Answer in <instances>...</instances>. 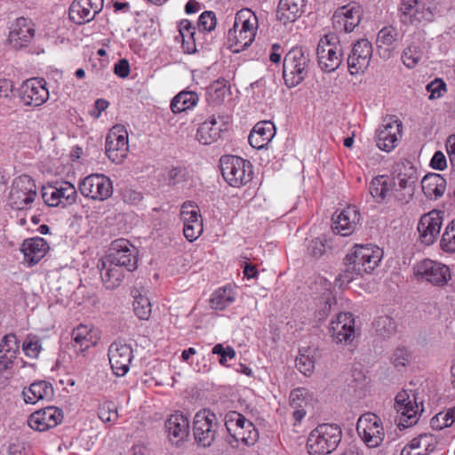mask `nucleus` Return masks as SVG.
Returning a JSON list of instances; mask_svg holds the SVG:
<instances>
[{
    "label": "nucleus",
    "mask_w": 455,
    "mask_h": 455,
    "mask_svg": "<svg viewBox=\"0 0 455 455\" xmlns=\"http://www.w3.org/2000/svg\"><path fill=\"white\" fill-rule=\"evenodd\" d=\"M295 366L305 376H310L315 369V360L310 355H306L299 350L295 359Z\"/></svg>",
    "instance_id": "603ef678"
},
{
    "label": "nucleus",
    "mask_w": 455,
    "mask_h": 455,
    "mask_svg": "<svg viewBox=\"0 0 455 455\" xmlns=\"http://www.w3.org/2000/svg\"><path fill=\"white\" fill-rule=\"evenodd\" d=\"M133 311L141 320H148L151 315V303L148 298L140 295L133 301Z\"/></svg>",
    "instance_id": "8fccbe9b"
},
{
    "label": "nucleus",
    "mask_w": 455,
    "mask_h": 455,
    "mask_svg": "<svg viewBox=\"0 0 455 455\" xmlns=\"http://www.w3.org/2000/svg\"><path fill=\"white\" fill-rule=\"evenodd\" d=\"M414 275L420 282H427L434 286L443 287L451 278L450 267L436 260L424 259L413 267Z\"/></svg>",
    "instance_id": "423d86ee"
},
{
    "label": "nucleus",
    "mask_w": 455,
    "mask_h": 455,
    "mask_svg": "<svg viewBox=\"0 0 455 455\" xmlns=\"http://www.w3.org/2000/svg\"><path fill=\"white\" fill-rule=\"evenodd\" d=\"M438 438L430 433H422L411 439L400 455H431L436 449Z\"/></svg>",
    "instance_id": "a878e982"
},
{
    "label": "nucleus",
    "mask_w": 455,
    "mask_h": 455,
    "mask_svg": "<svg viewBox=\"0 0 455 455\" xmlns=\"http://www.w3.org/2000/svg\"><path fill=\"white\" fill-rule=\"evenodd\" d=\"M72 346L79 353H84L96 344L90 330L86 325L80 324L72 331Z\"/></svg>",
    "instance_id": "4c0bfd02"
},
{
    "label": "nucleus",
    "mask_w": 455,
    "mask_h": 455,
    "mask_svg": "<svg viewBox=\"0 0 455 455\" xmlns=\"http://www.w3.org/2000/svg\"><path fill=\"white\" fill-rule=\"evenodd\" d=\"M421 188L427 198L437 199L445 192L446 180L438 173H428L423 177Z\"/></svg>",
    "instance_id": "f704fd0d"
},
{
    "label": "nucleus",
    "mask_w": 455,
    "mask_h": 455,
    "mask_svg": "<svg viewBox=\"0 0 455 455\" xmlns=\"http://www.w3.org/2000/svg\"><path fill=\"white\" fill-rule=\"evenodd\" d=\"M225 427L229 435L236 441L242 442L247 445H252L253 443H249L250 437H245L243 433L242 432V428L238 427L236 424H235L234 417H229V413L226 415Z\"/></svg>",
    "instance_id": "5fc2aeb1"
},
{
    "label": "nucleus",
    "mask_w": 455,
    "mask_h": 455,
    "mask_svg": "<svg viewBox=\"0 0 455 455\" xmlns=\"http://www.w3.org/2000/svg\"><path fill=\"white\" fill-rule=\"evenodd\" d=\"M36 196V186L28 175H20L12 181L8 196L10 206L17 211L25 210Z\"/></svg>",
    "instance_id": "1a4fd4ad"
},
{
    "label": "nucleus",
    "mask_w": 455,
    "mask_h": 455,
    "mask_svg": "<svg viewBox=\"0 0 455 455\" xmlns=\"http://www.w3.org/2000/svg\"><path fill=\"white\" fill-rule=\"evenodd\" d=\"M98 267L101 271V280L107 289L113 290L121 285L124 277L122 267L116 264L108 263L106 259H100L98 262Z\"/></svg>",
    "instance_id": "2f4dec72"
},
{
    "label": "nucleus",
    "mask_w": 455,
    "mask_h": 455,
    "mask_svg": "<svg viewBox=\"0 0 455 455\" xmlns=\"http://www.w3.org/2000/svg\"><path fill=\"white\" fill-rule=\"evenodd\" d=\"M319 283L323 288V292L320 297V304H323L318 310L319 319L324 318L331 309L332 305L336 304V298L334 297L331 287V283L324 278H319Z\"/></svg>",
    "instance_id": "c03bdc74"
},
{
    "label": "nucleus",
    "mask_w": 455,
    "mask_h": 455,
    "mask_svg": "<svg viewBox=\"0 0 455 455\" xmlns=\"http://www.w3.org/2000/svg\"><path fill=\"white\" fill-rule=\"evenodd\" d=\"M435 7L424 0H401L398 17L404 26L419 27L434 21Z\"/></svg>",
    "instance_id": "20e7f679"
},
{
    "label": "nucleus",
    "mask_w": 455,
    "mask_h": 455,
    "mask_svg": "<svg viewBox=\"0 0 455 455\" xmlns=\"http://www.w3.org/2000/svg\"><path fill=\"white\" fill-rule=\"evenodd\" d=\"M108 355L114 374L118 377L124 376L133 358L132 347L121 340H116L109 346Z\"/></svg>",
    "instance_id": "dca6fc26"
},
{
    "label": "nucleus",
    "mask_w": 455,
    "mask_h": 455,
    "mask_svg": "<svg viewBox=\"0 0 455 455\" xmlns=\"http://www.w3.org/2000/svg\"><path fill=\"white\" fill-rule=\"evenodd\" d=\"M306 0H286V20L294 22L304 12Z\"/></svg>",
    "instance_id": "864d4df0"
},
{
    "label": "nucleus",
    "mask_w": 455,
    "mask_h": 455,
    "mask_svg": "<svg viewBox=\"0 0 455 455\" xmlns=\"http://www.w3.org/2000/svg\"><path fill=\"white\" fill-rule=\"evenodd\" d=\"M183 234L189 241L196 240L203 232V220L198 207L191 201L183 203L180 208Z\"/></svg>",
    "instance_id": "a211bd4d"
},
{
    "label": "nucleus",
    "mask_w": 455,
    "mask_h": 455,
    "mask_svg": "<svg viewBox=\"0 0 455 455\" xmlns=\"http://www.w3.org/2000/svg\"><path fill=\"white\" fill-rule=\"evenodd\" d=\"M61 200L65 201V204H72L76 202L77 192L76 188L69 182H64L58 188Z\"/></svg>",
    "instance_id": "052dcab7"
},
{
    "label": "nucleus",
    "mask_w": 455,
    "mask_h": 455,
    "mask_svg": "<svg viewBox=\"0 0 455 455\" xmlns=\"http://www.w3.org/2000/svg\"><path fill=\"white\" fill-rule=\"evenodd\" d=\"M403 124L392 117L385 119L376 132L377 147L386 152L392 151L402 138Z\"/></svg>",
    "instance_id": "f3484780"
},
{
    "label": "nucleus",
    "mask_w": 455,
    "mask_h": 455,
    "mask_svg": "<svg viewBox=\"0 0 455 455\" xmlns=\"http://www.w3.org/2000/svg\"><path fill=\"white\" fill-rule=\"evenodd\" d=\"M255 38H250V36L243 34L236 27H232L228 34V48L235 53L246 50L254 41Z\"/></svg>",
    "instance_id": "ea45409f"
},
{
    "label": "nucleus",
    "mask_w": 455,
    "mask_h": 455,
    "mask_svg": "<svg viewBox=\"0 0 455 455\" xmlns=\"http://www.w3.org/2000/svg\"><path fill=\"white\" fill-rule=\"evenodd\" d=\"M398 38L397 29L392 26L384 27L379 30L377 36V45L380 50L386 47L383 56L388 58L390 56V49L395 47Z\"/></svg>",
    "instance_id": "a19ab883"
},
{
    "label": "nucleus",
    "mask_w": 455,
    "mask_h": 455,
    "mask_svg": "<svg viewBox=\"0 0 455 455\" xmlns=\"http://www.w3.org/2000/svg\"><path fill=\"white\" fill-rule=\"evenodd\" d=\"M308 253L315 258L321 257L325 251V245L319 238L313 239L307 246Z\"/></svg>",
    "instance_id": "774afa93"
},
{
    "label": "nucleus",
    "mask_w": 455,
    "mask_h": 455,
    "mask_svg": "<svg viewBox=\"0 0 455 455\" xmlns=\"http://www.w3.org/2000/svg\"><path fill=\"white\" fill-rule=\"evenodd\" d=\"M179 31L182 38V48L187 53H194L196 52V27L188 20L180 22Z\"/></svg>",
    "instance_id": "37998d69"
},
{
    "label": "nucleus",
    "mask_w": 455,
    "mask_h": 455,
    "mask_svg": "<svg viewBox=\"0 0 455 455\" xmlns=\"http://www.w3.org/2000/svg\"><path fill=\"white\" fill-rule=\"evenodd\" d=\"M225 125L224 123L212 116L210 120L200 124L196 132L197 140L204 145H211L216 142L221 137V134L227 131V127L223 128Z\"/></svg>",
    "instance_id": "7c9ffc66"
},
{
    "label": "nucleus",
    "mask_w": 455,
    "mask_h": 455,
    "mask_svg": "<svg viewBox=\"0 0 455 455\" xmlns=\"http://www.w3.org/2000/svg\"><path fill=\"white\" fill-rule=\"evenodd\" d=\"M452 425L451 419L448 418L446 412H439L430 420V426L435 430H441Z\"/></svg>",
    "instance_id": "69168bd1"
},
{
    "label": "nucleus",
    "mask_w": 455,
    "mask_h": 455,
    "mask_svg": "<svg viewBox=\"0 0 455 455\" xmlns=\"http://www.w3.org/2000/svg\"><path fill=\"white\" fill-rule=\"evenodd\" d=\"M220 424L215 413L204 409L196 413L193 434L196 442L202 447H210L216 439Z\"/></svg>",
    "instance_id": "0eeeda50"
},
{
    "label": "nucleus",
    "mask_w": 455,
    "mask_h": 455,
    "mask_svg": "<svg viewBox=\"0 0 455 455\" xmlns=\"http://www.w3.org/2000/svg\"><path fill=\"white\" fill-rule=\"evenodd\" d=\"M122 198L124 202L131 204H139L143 196L140 192H138L132 188H125L121 192Z\"/></svg>",
    "instance_id": "338daca9"
},
{
    "label": "nucleus",
    "mask_w": 455,
    "mask_h": 455,
    "mask_svg": "<svg viewBox=\"0 0 455 455\" xmlns=\"http://www.w3.org/2000/svg\"><path fill=\"white\" fill-rule=\"evenodd\" d=\"M356 431L363 443L370 448L379 446L385 437L380 418L371 412L360 416L356 424Z\"/></svg>",
    "instance_id": "9d476101"
},
{
    "label": "nucleus",
    "mask_w": 455,
    "mask_h": 455,
    "mask_svg": "<svg viewBox=\"0 0 455 455\" xmlns=\"http://www.w3.org/2000/svg\"><path fill=\"white\" fill-rule=\"evenodd\" d=\"M443 215L442 212L433 210L421 216L418 230L422 243L431 245L435 242L443 225Z\"/></svg>",
    "instance_id": "4be33fe9"
},
{
    "label": "nucleus",
    "mask_w": 455,
    "mask_h": 455,
    "mask_svg": "<svg viewBox=\"0 0 455 455\" xmlns=\"http://www.w3.org/2000/svg\"><path fill=\"white\" fill-rule=\"evenodd\" d=\"M198 95L194 92L183 91L172 100L171 108L174 114L181 113L196 105Z\"/></svg>",
    "instance_id": "79ce46f5"
},
{
    "label": "nucleus",
    "mask_w": 455,
    "mask_h": 455,
    "mask_svg": "<svg viewBox=\"0 0 455 455\" xmlns=\"http://www.w3.org/2000/svg\"><path fill=\"white\" fill-rule=\"evenodd\" d=\"M134 251L135 248L127 239H116L110 243L105 259L108 263L125 267L128 272H132L138 267V259Z\"/></svg>",
    "instance_id": "f8f14e48"
},
{
    "label": "nucleus",
    "mask_w": 455,
    "mask_h": 455,
    "mask_svg": "<svg viewBox=\"0 0 455 455\" xmlns=\"http://www.w3.org/2000/svg\"><path fill=\"white\" fill-rule=\"evenodd\" d=\"M396 421L400 427H409L415 425L419 418V408L416 394L412 390H402L395 398Z\"/></svg>",
    "instance_id": "6e6552de"
},
{
    "label": "nucleus",
    "mask_w": 455,
    "mask_h": 455,
    "mask_svg": "<svg viewBox=\"0 0 455 455\" xmlns=\"http://www.w3.org/2000/svg\"><path fill=\"white\" fill-rule=\"evenodd\" d=\"M18 349L17 347H9L4 350L0 355V370L6 371L11 369L13 360L16 358Z\"/></svg>",
    "instance_id": "e2e57ef3"
},
{
    "label": "nucleus",
    "mask_w": 455,
    "mask_h": 455,
    "mask_svg": "<svg viewBox=\"0 0 455 455\" xmlns=\"http://www.w3.org/2000/svg\"><path fill=\"white\" fill-rule=\"evenodd\" d=\"M22 349L27 356L37 358L42 350L41 339L36 335H28L22 343Z\"/></svg>",
    "instance_id": "09e8293b"
},
{
    "label": "nucleus",
    "mask_w": 455,
    "mask_h": 455,
    "mask_svg": "<svg viewBox=\"0 0 455 455\" xmlns=\"http://www.w3.org/2000/svg\"><path fill=\"white\" fill-rule=\"evenodd\" d=\"M319 68L323 72H333L338 69L343 60L342 47L339 36L334 33L323 36L316 47Z\"/></svg>",
    "instance_id": "39448f33"
},
{
    "label": "nucleus",
    "mask_w": 455,
    "mask_h": 455,
    "mask_svg": "<svg viewBox=\"0 0 455 455\" xmlns=\"http://www.w3.org/2000/svg\"><path fill=\"white\" fill-rule=\"evenodd\" d=\"M361 214L356 206L348 205L332 218L331 228L341 236L352 235L360 224Z\"/></svg>",
    "instance_id": "b1692460"
},
{
    "label": "nucleus",
    "mask_w": 455,
    "mask_h": 455,
    "mask_svg": "<svg viewBox=\"0 0 455 455\" xmlns=\"http://www.w3.org/2000/svg\"><path fill=\"white\" fill-rule=\"evenodd\" d=\"M391 360L395 367H405L411 360V354L405 347H397L394 351Z\"/></svg>",
    "instance_id": "680f3d73"
},
{
    "label": "nucleus",
    "mask_w": 455,
    "mask_h": 455,
    "mask_svg": "<svg viewBox=\"0 0 455 455\" xmlns=\"http://www.w3.org/2000/svg\"><path fill=\"white\" fill-rule=\"evenodd\" d=\"M220 168L223 179L234 188L246 185L253 177L251 163L237 156H222L220 159Z\"/></svg>",
    "instance_id": "7ed1b4c3"
},
{
    "label": "nucleus",
    "mask_w": 455,
    "mask_h": 455,
    "mask_svg": "<svg viewBox=\"0 0 455 455\" xmlns=\"http://www.w3.org/2000/svg\"><path fill=\"white\" fill-rule=\"evenodd\" d=\"M424 52L419 44L412 43L406 47L402 53V60L403 64L412 68L422 60Z\"/></svg>",
    "instance_id": "a18cd8bd"
},
{
    "label": "nucleus",
    "mask_w": 455,
    "mask_h": 455,
    "mask_svg": "<svg viewBox=\"0 0 455 455\" xmlns=\"http://www.w3.org/2000/svg\"><path fill=\"white\" fill-rule=\"evenodd\" d=\"M382 251L375 245L355 244L353 251L345 258L346 270L339 275L342 283H350L355 275L373 271L382 258Z\"/></svg>",
    "instance_id": "f257e3e1"
},
{
    "label": "nucleus",
    "mask_w": 455,
    "mask_h": 455,
    "mask_svg": "<svg viewBox=\"0 0 455 455\" xmlns=\"http://www.w3.org/2000/svg\"><path fill=\"white\" fill-rule=\"evenodd\" d=\"M342 431L337 424L323 423L314 428L307 441L310 455H328L334 451L341 441Z\"/></svg>",
    "instance_id": "f03ea898"
},
{
    "label": "nucleus",
    "mask_w": 455,
    "mask_h": 455,
    "mask_svg": "<svg viewBox=\"0 0 455 455\" xmlns=\"http://www.w3.org/2000/svg\"><path fill=\"white\" fill-rule=\"evenodd\" d=\"M217 20L214 12H204L198 20V28L199 30L210 32L213 30L216 27Z\"/></svg>",
    "instance_id": "bf43d9fd"
},
{
    "label": "nucleus",
    "mask_w": 455,
    "mask_h": 455,
    "mask_svg": "<svg viewBox=\"0 0 455 455\" xmlns=\"http://www.w3.org/2000/svg\"><path fill=\"white\" fill-rule=\"evenodd\" d=\"M275 126L271 121L258 122L249 134L250 145L256 149L265 148L273 139Z\"/></svg>",
    "instance_id": "c756f323"
},
{
    "label": "nucleus",
    "mask_w": 455,
    "mask_h": 455,
    "mask_svg": "<svg viewBox=\"0 0 455 455\" xmlns=\"http://www.w3.org/2000/svg\"><path fill=\"white\" fill-rule=\"evenodd\" d=\"M59 193L58 188L50 186L43 188L42 197L48 206H58L62 202Z\"/></svg>",
    "instance_id": "13d9d810"
},
{
    "label": "nucleus",
    "mask_w": 455,
    "mask_h": 455,
    "mask_svg": "<svg viewBox=\"0 0 455 455\" xmlns=\"http://www.w3.org/2000/svg\"><path fill=\"white\" fill-rule=\"evenodd\" d=\"M63 419L62 411L55 406H47L33 412L28 419V426L39 432L56 427Z\"/></svg>",
    "instance_id": "5701e85b"
},
{
    "label": "nucleus",
    "mask_w": 455,
    "mask_h": 455,
    "mask_svg": "<svg viewBox=\"0 0 455 455\" xmlns=\"http://www.w3.org/2000/svg\"><path fill=\"white\" fill-rule=\"evenodd\" d=\"M129 151L128 133L123 125L114 126L106 137V155L113 163L120 164Z\"/></svg>",
    "instance_id": "4468645a"
},
{
    "label": "nucleus",
    "mask_w": 455,
    "mask_h": 455,
    "mask_svg": "<svg viewBox=\"0 0 455 455\" xmlns=\"http://www.w3.org/2000/svg\"><path fill=\"white\" fill-rule=\"evenodd\" d=\"M164 427L169 441L179 446L189 435L188 418L182 413L176 412L165 421Z\"/></svg>",
    "instance_id": "393cba45"
},
{
    "label": "nucleus",
    "mask_w": 455,
    "mask_h": 455,
    "mask_svg": "<svg viewBox=\"0 0 455 455\" xmlns=\"http://www.w3.org/2000/svg\"><path fill=\"white\" fill-rule=\"evenodd\" d=\"M233 27H236V29L249 35L250 38H255L258 18L250 9H242L236 12Z\"/></svg>",
    "instance_id": "c9c22d12"
},
{
    "label": "nucleus",
    "mask_w": 455,
    "mask_h": 455,
    "mask_svg": "<svg viewBox=\"0 0 455 455\" xmlns=\"http://www.w3.org/2000/svg\"><path fill=\"white\" fill-rule=\"evenodd\" d=\"M372 52V44L367 39H360L354 44L347 58L348 70L351 75L364 72L370 64Z\"/></svg>",
    "instance_id": "aec40b11"
},
{
    "label": "nucleus",
    "mask_w": 455,
    "mask_h": 455,
    "mask_svg": "<svg viewBox=\"0 0 455 455\" xmlns=\"http://www.w3.org/2000/svg\"><path fill=\"white\" fill-rule=\"evenodd\" d=\"M394 179L388 175L374 177L369 185V191L378 204L387 203L392 199Z\"/></svg>",
    "instance_id": "cd10ccee"
},
{
    "label": "nucleus",
    "mask_w": 455,
    "mask_h": 455,
    "mask_svg": "<svg viewBox=\"0 0 455 455\" xmlns=\"http://www.w3.org/2000/svg\"><path fill=\"white\" fill-rule=\"evenodd\" d=\"M188 178V172L185 167H183V166L172 167L168 172V177H167L168 185L175 186L181 182L187 181Z\"/></svg>",
    "instance_id": "6e6d98bb"
},
{
    "label": "nucleus",
    "mask_w": 455,
    "mask_h": 455,
    "mask_svg": "<svg viewBox=\"0 0 455 455\" xmlns=\"http://www.w3.org/2000/svg\"><path fill=\"white\" fill-rule=\"evenodd\" d=\"M50 247L45 239L36 236L24 240L21 244V251L24 254V259L32 267L37 264L47 253Z\"/></svg>",
    "instance_id": "bb28decb"
},
{
    "label": "nucleus",
    "mask_w": 455,
    "mask_h": 455,
    "mask_svg": "<svg viewBox=\"0 0 455 455\" xmlns=\"http://www.w3.org/2000/svg\"><path fill=\"white\" fill-rule=\"evenodd\" d=\"M95 16L86 0L73 1L68 10L70 20L78 25L92 21Z\"/></svg>",
    "instance_id": "e433bc0d"
},
{
    "label": "nucleus",
    "mask_w": 455,
    "mask_h": 455,
    "mask_svg": "<svg viewBox=\"0 0 455 455\" xmlns=\"http://www.w3.org/2000/svg\"><path fill=\"white\" fill-rule=\"evenodd\" d=\"M213 355H220L219 363L221 365H227V362L229 359H234L235 357V351L232 347H224L222 344H216L212 350Z\"/></svg>",
    "instance_id": "4d7b16f0"
},
{
    "label": "nucleus",
    "mask_w": 455,
    "mask_h": 455,
    "mask_svg": "<svg viewBox=\"0 0 455 455\" xmlns=\"http://www.w3.org/2000/svg\"><path fill=\"white\" fill-rule=\"evenodd\" d=\"M35 29L29 26L26 18L20 17L16 20V23L9 33L8 41L16 50L26 46L34 37Z\"/></svg>",
    "instance_id": "c85d7f7f"
},
{
    "label": "nucleus",
    "mask_w": 455,
    "mask_h": 455,
    "mask_svg": "<svg viewBox=\"0 0 455 455\" xmlns=\"http://www.w3.org/2000/svg\"><path fill=\"white\" fill-rule=\"evenodd\" d=\"M362 13L361 6L355 3L341 6L335 11L332 16L333 27L337 30L352 32L359 25Z\"/></svg>",
    "instance_id": "412c9836"
},
{
    "label": "nucleus",
    "mask_w": 455,
    "mask_h": 455,
    "mask_svg": "<svg viewBox=\"0 0 455 455\" xmlns=\"http://www.w3.org/2000/svg\"><path fill=\"white\" fill-rule=\"evenodd\" d=\"M376 333L383 338L390 337L396 331L395 320L388 315H381L373 323Z\"/></svg>",
    "instance_id": "49530a36"
},
{
    "label": "nucleus",
    "mask_w": 455,
    "mask_h": 455,
    "mask_svg": "<svg viewBox=\"0 0 455 455\" xmlns=\"http://www.w3.org/2000/svg\"><path fill=\"white\" fill-rule=\"evenodd\" d=\"M329 332L337 344L349 345L355 339L356 331L355 319L351 313H339L330 323Z\"/></svg>",
    "instance_id": "2eb2a0df"
},
{
    "label": "nucleus",
    "mask_w": 455,
    "mask_h": 455,
    "mask_svg": "<svg viewBox=\"0 0 455 455\" xmlns=\"http://www.w3.org/2000/svg\"><path fill=\"white\" fill-rule=\"evenodd\" d=\"M98 413H99V418L103 422L114 421L117 418L116 409L111 403L103 404L102 406H100Z\"/></svg>",
    "instance_id": "0e129e2a"
},
{
    "label": "nucleus",
    "mask_w": 455,
    "mask_h": 455,
    "mask_svg": "<svg viewBox=\"0 0 455 455\" xmlns=\"http://www.w3.org/2000/svg\"><path fill=\"white\" fill-rule=\"evenodd\" d=\"M45 84V81L39 78L25 81L20 88V98L22 103L30 107L43 105L49 98V92Z\"/></svg>",
    "instance_id": "6ab92c4d"
},
{
    "label": "nucleus",
    "mask_w": 455,
    "mask_h": 455,
    "mask_svg": "<svg viewBox=\"0 0 455 455\" xmlns=\"http://www.w3.org/2000/svg\"><path fill=\"white\" fill-rule=\"evenodd\" d=\"M80 193L87 198L105 201L113 195L111 180L104 175L93 173L83 179L78 185Z\"/></svg>",
    "instance_id": "9b49d317"
},
{
    "label": "nucleus",
    "mask_w": 455,
    "mask_h": 455,
    "mask_svg": "<svg viewBox=\"0 0 455 455\" xmlns=\"http://www.w3.org/2000/svg\"><path fill=\"white\" fill-rule=\"evenodd\" d=\"M229 417H234L235 424H236L238 427L247 429V435L250 437L249 443H255L259 438V432L253 423L236 411H230Z\"/></svg>",
    "instance_id": "de8ad7c7"
},
{
    "label": "nucleus",
    "mask_w": 455,
    "mask_h": 455,
    "mask_svg": "<svg viewBox=\"0 0 455 455\" xmlns=\"http://www.w3.org/2000/svg\"><path fill=\"white\" fill-rule=\"evenodd\" d=\"M232 301L233 298L227 293L226 289H219L212 295L210 299V306L213 309L223 310Z\"/></svg>",
    "instance_id": "3c124183"
},
{
    "label": "nucleus",
    "mask_w": 455,
    "mask_h": 455,
    "mask_svg": "<svg viewBox=\"0 0 455 455\" xmlns=\"http://www.w3.org/2000/svg\"><path fill=\"white\" fill-rule=\"evenodd\" d=\"M397 180V183L394 181L392 198L402 204H408L412 199L415 192V178L399 174Z\"/></svg>",
    "instance_id": "473e14b6"
},
{
    "label": "nucleus",
    "mask_w": 455,
    "mask_h": 455,
    "mask_svg": "<svg viewBox=\"0 0 455 455\" xmlns=\"http://www.w3.org/2000/svg\"><path fill=\"white\" fill-rule=\"evenodd\" d=\"M52 384L45 380L33 382L28 389H24L22 395L27 403H36L39 400H50L53 396Z\"/></svg>",
    "instance_id": "72a5a7b5"
},
{
    "label": "nucleus",
    "mask_w": 455,
    "mask_h": 455,
    "mask_svg": "<svg viewBox=\"0 0 455 455\" xmlns=\"http://www.w3.org/2000/svg\"><path fill=\"white\" fill-rule=\"evenodd\" d=\"M307 390L304 387H299L291 392L290 406L294 409L292 418L294 425L300 422L306 415L305 407L307 404Z\"/></svg>",
    "instance_id": "58836bf2"
},
{
    "label": "nucleus",
    "mask_w": 455,
    "mask_h": 455,
    "mask_svg": "<svg viewBox=\"0 0 455 455\" xmlns=\"http://www.w3.org/2000/svg\"><path fill=\"white\" fill-rule=\"evenodd\" d=\"M309 61L307 50L301 46L294 47L286 53V62L291 68V77L286 79L287 87H295L304 80L307 74Z\"/></svg>",
    "instance_id": "ddd939ff"
}]
</instances>
